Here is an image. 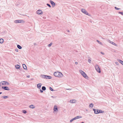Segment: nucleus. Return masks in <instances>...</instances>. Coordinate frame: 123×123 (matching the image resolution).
<instances>
[{"instance_id": "nucleus-1", "label": "nucleus", "mask_w": 123, "mask_h": 123, "mask_svg": "<svg viewBox=\"0 0 123 123\" xmlns=\"http://www.w3.org/2000/svg\"><path fill=\"white\" fill-rule=\"evenodd\" d=\"M54 75L59 78H61L63 77V74L59 72H55L54 74Z\"/></svg>"}, {"instance_id": "nucleus-2", "label": "nucleus", "mask_w": 123, "mask_h": 123, "mask_svg": "<svg viewBox=\"0 0 123 123\" xmlns=\"http://www.w3.org/2000/svg\"><path fill=\"white\" fill-rule=\"evenodd\" d=\"M0 86H1V84H2V86H8L9 84V83L5 81L1 82L0 83Z\"/></svg>"}, {"instance_id": "nucleus-3", "label": "nucleus", "mask_w": 123, "mask_h": 123, "mask_svg": "<svg viewBox=\"0 0 123 123\" xmlns=\"http://www.w3.org/2000/svg\"><path fill=\"white\" fill-rule=\"evenodd\" d=\"M95 68L96 70L99 73H101V71L100 68H99V66L96 64L95 66Z\"/></svg>"}, {"instance_id": "nucleus-4", "label": "nucleus", "mask_w": 123, "mask_h": 123, "mask_svg": "<svg viewBox=\"0 0 123 123\" xmlns=\"http://www.w3.org/2000/svg\"><path fill=\"white\" fill-rule=\"evenodd\" d=\"M81 11L85 14L87 15H89V13H88L87 12L85 9H82L81 10Z\"/></svg>"}, {"instance_id": "nucleus-5", "label": "nucleus", "mask_w": 123, "mask_h": 123, "mask_svg": "<svg viewBox=\"0 0 123 123\" xmlns=\"http://www.w3.org/2000/svg\"><path fill=\"white\" fill-rule=\"evenodd\" d=\"M53 110L54 112H58V110L56 105H55L54 106Z\"/></svg>"}, {"instance_id": "nucleus-6", "label": "nucleus", "mask_w": 123, "mask_h": 123, "mask_svg": "<svg viewBox=\"0 0 123 123\" xmlns=\"http://www.w3.org/2000/svg\"><path fill=\"white\" fill-rule=\"evenodd\" d=\"M36 13L38 14H42L43 13L42 11L41 10H37Z\"/></svg>"}, {"instance_id": "nucleus-7", "label": "nucleus", "mask_w": 123, "mask_h": 123, "mask_svg": "<svg viewBox=\"0 0 123 123\" xmlns=\"http://www.w3.org/2000/svg\"><path fill=\"white\" fill-rule=\"evenodd\" d=\"M2 88L4 89V90H9L10 89L9 87L7 86H2Z\"/></svg>"}, {"instance_id": "nucleus-8", "label": "nucleus", "mask_w": 123, "mask_h": 123, "mask_svg": "<svg viewBox=\"0 0 123 123\" xmlns=\"http://www.w3.org/2000/svg\"><path fill=\"white\" fill-rule=\"evenodd\" d=\"M93 110L94 112V113L95 114H97L99 113V110H97L95 109H93Z\"/></svg>"}, {"instance_id": "nucleus-9", "label": "nucleus", "mask_w": 123, "mask_h": 123, "mask_svg": "<svg viewBox=\"0 0 123 123\" xmlns=\"http://www.w3.org/2000/svg\"><path fill=\"white\" fill-rule=\"evenodd\" d=\"M50 2L51 4L52 5L53 7H54L55 6V4L53 1L52 0H50Z\"/></svg>"}, {"instance_id": "nucleus-10", "label": "nucleus", "mask_w": 123, "mask_h": 123, "mask_svg": "<svg viewBox=\"0 0 123 123\" xmlns=\"http://www.w3.org/2000/svg\"><path fill=\"white\" fill-rule=\"evenodd\" d=\"M82 75L83 77H84L86 78V79L88 78L87 76L85 73H84L83 74H82Z\"/></svg>"}, {"instance_id": "nucleus-11", "label": "nucleus", "mask_w": 123, "mask_h": 123, "mask_svg": "<svg viewBox=\"0 0 123 123\" xmlns=\"http://www.w3.org/2000/svg\"><path fill=\"white\" fill-rule=\"evenodd\" d=\"M76 102V100L75 99L71 100L70 101V103H75Z\"/></svg>"}, {"instance_id": "nucleus-12", "label": "nucleus", "mask_w": 123, "mask_h": 123, "mask_svg": "<svg viewBox=\"0 0 123 123\" xmlns=\"http://www.w3.org/2000/svg\"><path fill=\"white\" fill-rule=\"evenodd\" d=\"M42 84L41 83H39L37 85V87L39 89H40L41 86Z\"/></svg>"}, {"instance_id": "nucleus-13", "label": "nucleus", "mask_w": 123, "mask_h": 123, "mask_svg": "<svg viewBox=\"0 0 123 123\" xmlns=\"http://www.w3.org/2000/svg\"><path fill=\"white\" fill-rule=\"evenodd\" d=\"M18 23H24L25 22V21L23 20H18Z\"/></svg>"}, {"instance_id": "nucleus-14", "label": "nucleus", "mask_w": 123, "mask_h": 123, "mask_svg": "<svg viewBox=\"0 0 123 123\" xmlns=\"http://www.w3.org/2000/svg\"><path fill=\"white\" fill-rule=\"evenodd\" d=\"M29 107L31 108L34 109L35 108V107L34 105H31L29 106Z\"/></svg>"}, {"instance_id": "nucleus-15", "label": "nucleus", "mask_w": 123, "mask_h": 123, "mask_svg": "<svg viewBox=\"0 0 123 123\" xmlns=\"http://www.w3.org/2000/svg\"><path fill=\"white\" fill-rule=\"evenodd\" d=\"M51 78L52 77L51 76L46 75V76L45 79H51Z\"/></svg>"}, {"instance_id": "nucleus-16", "label": "nucleus", "mask_w": 123, "mask_h": 123, "mask_svg": "<svg viewBox=\"0 0 123 123\" xmlns=\"http://www.w3.org/2000/svg\"><path fill=\"white\" fill-rule=\"evenodd\" d=\"M15 67L16 69H18L20 68V66L19 65H17L15 66Z\"/></svg>"}, {"instance_id": "nucleus-17", "label": "nucleus", "mask_w": 123, "mask_h": 123, "mask_svg": "<svg viewBox=\"0 0 123 123\" xmlns=\"http://www.w3.org/2000/svg\"><path fill=\"white\" fill-rule=\"evenodd\" d=\"M46 76V75H41L40 76V77L42 78L45 79Z\"/></svg>"}, {"instance_id": "nucleus-18", "label": "nucleus", "mask_w": 123, "mask_h": 123, "mask_svg": "<svg viewBox=\"0 0 123 123\" xmlns=\"http://www.w3.org/2000/svg\"><path fill=\"white\" fill-rule=\"evenodd\" d=\"M23 67L24 69H25V70L27 69V67H26V65L25 64H23Z\"/></svg>"}, {"instance_id": "nucleus-19", "label": "nucleus", "mask_w": 123, "mask_h": 123, "mask_svg": "<svg viewBox=\"0 0 123 123\" xmlns=\"http://www.w3.org/2000/svg\"><path fill=\"white\" fill-rule=\"evenodd\" d=\"M82 117L80 116H78L75 117V119H77L78 118H81Z\"/></svg>"}, {"instance_id": "nucleus-20", "label": "nucleus", "mask_w": 123, "mask_h": 123, "mask_svg": "<svg viewBox=\"0 0 123 123\" xmlns=\"http://www.w3.org/2000/svg\"><path fill=\"white\" fill-rule=\"evenodd\" d=\"M1 98H8L7 96H3L1 97Z\"/></svg>"}, {"instance_id": "nucleus-21", "label": "nucleus", "mask_w": 123, "mask_h": 123, "mask_svg": "<svg viewBox=\"0 0 123 123\" xmlns=\"http://www.w3.org/2000/svg\"><path fill=\"white\" fill-rule=\"evenodd\" d=\"M17 47L19 49H21L22 48V47L19 45H17Z\"/></svg>"}, {"instance_id": "nucleus-22", "label": "nucleus", "mask_w": 123, "mask_h": 123, "mask_svg": "<svg viewBox=\"0 0 123 123\" xmlns=\"http://www.w3.org/2000/svg\"><path fill=\"white\" fill-rule=\"evenodd\" d=\"M110 43H111L115 46H116L117 45L116 43H114L112 41H110Z\"/></svg>"}, {"instance_id": "nucleus-23", "label": "nucleus", "mask_w": 123, "mask_h": 123, "mask_svg": "<svg viewBox=\"0 0 123 123\" xmlns=\"http://www.w3.org/2000/svg\"><path fill=\"white\" fill-rule=\"evenodd\" d=\"M3 39L1 38L0 39V43H2L3 42Z\"/></svg>"}, {"instance_id": "nucleus-24", "label": "nucleus", "mask_w": 123, "mask_h": 123, "mask_svg": "<svg viewBox=\"0 0 123 123\" xmlns=\"http://www.w3.org/2000/svg\"><path fill=\"white\" fill-rule=\"evenodd\" d=\"M119 62L123 65V61L121 60H119L118 61Z\"/></svg>"}, {"instance_id": "nucleus-25", "label": "nucleus", "mask_w": 123, "mask_h": 123, "mask_svg": "<svg viewBox=\"0 0 123 123\" xmlns=\"http://www.w3.org/2000/svg\"><path fill=\"white\" fill-rule=\"evenodd\" d=\"M42 89L43 91H45L46 89V88L45 86H43L42 87Z\"/></svg>"}, {"instance_id": "nucleus-26", "label": "nucleus", "mask_w": 123, "mask_h": 123, "mask_svg": "<svg viewBox=\"0 0 123 123\" xmlns=\"http://www.w3.org/2000/svg\"><path fill=\"white\" fill-rule=\"evenodd\" d=\"M79 72L81 74V75L83 74L85 72L83 71L82 70H80L79 71Z\"/></svg>"}, {"instance_id": "nucleus-27", "label": "nucleus", "mask_w": 123, "mask_h": 123, "mask_svg": "<svg viewBox=\"0 0 123 123\" xmlns=\"http://www.w3.org/2000/svg\"><path fill=\"white\" fill-rule=\"evenodd\" d=\"M97 41L100 44L102 45V43L98 40H97Z\"/></svg>"}, {"instance_id": "nucleus-28", "label": "nucleus", "mask_w": 123, "mask_h": 123, "mask_svg": "<svg viewBox=\"0 0 123 123\" xmlns=\"http://www.w3.org/2000/svg\"><path fill=\"white\" fill-rule=\"evenodd\" d=\"M93 106V104L92 103H91L89 105V107H92Z\"/></svg>"}, {"instance_id": "nucleus-29", "label": "nucleus", "mask_w": 123, "mask_h": 123, "mask_svg": "<svg viewBox=\"0 0 123 123\" xmlns=\"http://www.w3.org/2000/svg\"><path fill=\"white\" fill-rule=\"evenodd\" d=\"M99 113H104V111H103L99 110Z\"/></svg>"}, {"instance_id": "nucleus-30", "label": "nucleus", "mask_w": 123, "mask_h": 123, "mask_svg": "<svg viewBox=\"0 0 123 123\" xmlns=\"http://www.w3.org/2000/svg\"><path fill=\"white\" fill-rule=\"evenodd\" d=\"M52 44V43H51L49 44L48 45V47H50Z\"/></svg>"}, {"instance_id": "nucleus-31", "label": "nucleus", "mask_w": 123, "mask_h": 123, "mask_svg": "<svg viewBox=\"0 0 123 123\" xmlns=\"http://www.w3.org/2000/svg\"><path fill=\"white\" fill-rule=\"evenodd\" d=\"M26 112H27L25 110H24L23 111V113H24L25 114L26 113Z\"/></svg>"}, {"instance_id": "nucleus-32", "label": "nucleus", "mask_w": 123, "mask_h": 123, "mask_svg": "<svg viewBox=\"0 0 123 123\" xmlns=\"http://www.w3.org/2000/svg\"><path fill=\"white\" fill-rule=\"evenodd\" d=\"M118 13L121 14V15H123V12H118Z\"/></svg>"}, {"instance_id": "nucleus-33", "label": "nucleus", "mask_w": 123, "mask_h": 123, "mask_svg": "<svg viewBox=\"0 0 123 123\" xmlns=\"http://www.w3.org/2000/svg\"><path fill=\"white\" fill-rule=\"evenodd\" d=\"M115 9L116 10H118L121 9L120 8H117L116 7H115Z\"/></svg>"}, {"instance_id": "nucleus-34", "label": "nucleus", "mask_w": 123, "mask_h": 123, "mask_svg": "<svg viewBox=\"0 0 123 123\" xmlns=\"http://www.w3.org/2000/svg\"><path fill=\"white\" fill-rule=\"evenodd\" d=\"M91 60L90 59H88V62H89L90 63H91Z\"/></svg>"}, {"instance_id": "nucleus-35", "label": "nucleus", "mask_w": 123, "mask_h": 123, "mask_svg": "<svg viewBox=\"0 0 123 123\" xmlns=\"http://www.w3.org/2000/svg\"><path fill=\"white\" fill-rule=\"evenodd\" d=\"M49 89L51 91H53V89L51 87H49Z\"/></svg>"}, {"instance_id": "nucleus-36", "label": "nucleus", "mask_w": 123, "mask_h": 123, "mask_svg": "<svg viewBox=\"0 0 123 123\" xmlns=\"http://www.w3.org/2000/svg\"><path fill=\"white\" fill-rule=\"evenodd\" d=\"M47 6H48L49 7H51V6L49 4H47Z\"/></svg>"}, {"instance_id": "nucleus-37", "label": "nucleus", "mask_w": 123, "mask_h": 123, "mask_svg": "<svg viewBox=\"0 0 123 123\" xmlns=\"http://www.w3.org/2000/svg\"><path fill=\"white\" fill-rule=\"evenodd\" d=\"M18 20H15L14 21V22L15 23H18Z\"/></svg>"}, {"instance_id": "nucleus-38", "label": "nucleus", "mask_w": 123, "mask_h": 123, "mask_svg": "<svg viewBox=\"0 0 123 123\" xmlns=\"http://www.w3.org/2000/svg\"><path fill=\"white\" fill-rule=\"evenodd\" d=\"M115 63L117 65H119V63L118 62H115Z\"/></svg>"}, {"instance_id": "nucleus-39", "label": "nucleus", "mask_w": 123, "mask_h": 123, "mask_svg": "<svg viewBox=\"0 0 123 123\" xmlns=\"http://www.w3.org/2000/svg\"><path fill=\"white\" fill-rule=\"evenodd\" d=\"M43 90H41V89H40V92H41V93H42L43 92Z\"/></svg>"}, {"instance_id": "nucleus-40", "label": "nucleus", "mask_w": 123, "mask_h": 123, "mask_svg": "<svg viewBox=\"0 0 123 123\" xmlns=\"http://www.w3.org/2000/svg\"><path fill=\"white\" fill-rule=\"evenodd\" d=\"M73 119H71V120L70 121V122L71 123L73 121Z\"/></svg>"}, {"instance_id": "nucleus-41", "label": "nucleus", "mask_w": 123, "mask_h": 123, "mask_svg": "<svg viewBox=\"0 0 123 123\" xmlns=\"http://www.w3.org/2000/svg\"><path fill=\"white\" fill-rule=\"evenodd\" d=\"M15 50L16 52H18V49H15Z\"/></svg>"}, {"instance_id": "nucleus-42", "label": "nucleus", "mask_w": 123, "mask_h": 123, "mask_svg": "<svg viewBox=\"0 0 123 123\" xmlns=\"http://www.w3.org/2000/svg\"><path fill=\"white\" fill-rule=\"evenodd\" d=\"M101 53L102 55H104V53L103 52H101Z\"/></svg>"}, {"instance_id": "nucleus-43", "label": "nucleus", "mask_w": 123, "mask_h": 123, "mask_svg": "<svg viewBox=\"0 0 123 123\" xmlns=\"http://www.w3.org/2000/svg\"><path fill=\"white\" fill-rule=\"evenodd\" d=\"M27 77L28 78H29L30 77V76L29 75H28L27 76Z\"/></svg>"}, {"instance_id": "nucleus-44", "label": "nucleus", "mask_w": 123, "mask_h": 123, "mask_svg": "<svg viewBox=\"0 0 123 123\" xmlns=\"http://www.w3.org/2000/svg\"><path fill=\"white\" fill-rule=\"evenodd\" d=\"M72 119H73V121H74V120H76V119H75V117H74V118H73Z\"/></svg>"}, {"instance_id": "nucleus-45", "label": "nucleus", "mask_w": 123, "mask_h": 123, "mask_svg": "<svg viewBox=\"0 0 123 123\" xmlns=\"http://www.w3.org/2000/svg\"><path fill=\"white\" fill-rule=\"evenodd\" d=\"M71 89H67L66 90H71Z\"/></svg>"}, {"instance_id": "nucleus-46", "label": "nucleus", "mask_w": 123, "mask_h": 123, "mask_svg": "<svg viewBox=\"0 0 123 123\" xmlns=\"http://www.w3.org/2000/svg\"><path fill=\"white\" fill-rule=\"evenodd\" d=\"M75 63L76 64H78V62H75Z\"/></svg>"}, {"instance_id": "nucleus-47", "label": "nucleus", "mask_w": 123, "mask_h": 123, "mask_svg": "<svg viewBox=\"0 0 123 123\" xmlns=\"http://www.w3.org/2000/svg\"><path fill=\"white\" fill-rule=\"evenodd\" d=\"M67 32H69V30H67Z\"/></svg>"}, {"instance_id": "nucleus-48", "label": "nucleus", "mask_w": 123, "mask_h": 123, "mask_svg": "<svg viewBox=\"0 0 123 123\" xmlns=\"http://www.w3.org/2000/svg\"><path fill=\"white\" fill-rule=\"evenodd\" d=\"M2 93V92H0V94H1Z\"/></svg>"}, {"instance_id": "nucleus-49", "label": "nucleus", "mask_w": 123, "mask_h": 123, "mask_svg": "<svg viewBox=\"0 0 123 123\" xmlns=\"http://www.w3.org/2000/svg\"><path fill=\"white\" fill-rule=\"evenodd\" d=\"M84 123L83 122H82L81 123Z\"/></svg>"}, {"instance_id": "nucleus-50", "label": "nucleus", "mask_w": 123, "mask_h": 123, "mask_svg": "<svg viewBox=\"0 0 123 123\" xmlns=\"http://www.w3.org/2000/svg\"><path fill=\"white\" fill-rule=\"evenodd\" d=\"M89 58L90 59V57H89Z\"/></svg>"}]
</instances>
